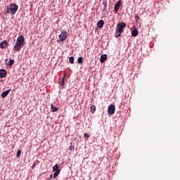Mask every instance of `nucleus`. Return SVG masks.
I'll return each mask as SVG.
<instances>
[{
	"instance_id": "6e6552de",
	"label": "nucleus",
	"mask_w": 180,
	"mask_h": 180,
	"mask_svg": "<svg viewBox=\"0 0 180 180\" xmlns=\"http://www.w3.org/2000/svg\"><path fill=\"white\" fill-rule=\"evenodd\" d=\"M6 77V70L5 69L0 70V78H5Z\"/></svg>"
},
{
	"instance_id": "412c9836",
	"label": "nucleus",
	"mask_w": 180,
	"mask_h": 180,
	"mask_svg": "<svg viewBox=\"0 0 180 180\" xmlns=\"http://www.w3.org/2000/svg\"><path fill=\"white\" fill-rule=\"evenodd\" d=\"M21 153H22V150H18L17 151L16 157H17V158L20 157V154H21Z\"/></svg>"
},
{
	"instance_id": "9d476101",
	"label": "nucleus",
	"mask_w": 180,
	"mask_h": 180,
	"mask_svg": "<svg viewBox=\"0 0 180 180\" xmlns=\"http://www.w3.org/2000/svg\"><path fill=\"white\" fill-rule=\"evenodd\" d=\"M103 25H105V21H103V20H100L97 23V26L99 29L103 27Z\"/></svg>"
},
{
	"instance_id": "a878e982",
	"label": "nucleus",
	"mask_w": 180,
	"mask_h": 180,
	"mask_svg": "<svg viewBox=\"0 0 180 180\" xmlns=\"http://www.w3.org/2000/svg\"><path fill=\"white\" fill-rule=\"evenodd\" d=\"M36 167V163H34L32 167V169H34V168Z\"/></svg>"
},
{
	"instance_id": "dca6fc26",
	"label": "nucleus",
	"mask_w": 180,
	"mask_h": 180,
	"mask_svg": "<svg viewBox=\"0 0 180 180\" xmlns=\"http://www.w3.org/2000/svg\"><path fill=\"white\" fill-rule=\"evenodd\" d=\"M60 168V167H58V165H55L53 167V172H57V171H60V169H58Z\"/></svg>"
},
{
	"instance_id": "7ed1b4c3",
	"label": "nucleus",
	"mask_w": 180,
	"mask_h": 180,
	"mask_svg": "<svg viewBox=\"0 0 180 180\" xmlns=\"http://www.w3.org/2000/svg\"><path fill=\"white\" fill-rule=\"evenodd\" d=\"M18 9H19V6L15 4H11L10 5V10L11 11V15H15L16 12H18Z\"/></svg>"
},
{
	"instance_id": "4468645a",
	"label": "nucleus",
	"mask_w": 180,
	"mask_h": 180,
	"mask_svg": "<svg viewBox=\"0 0 180 180\" xmlns=\"http://www.w3.org/2000/svg\"><path fill=\"white\" fill-rule=\"evenodd\" d=\"M14 63H15V60L13 59H10L8 63V66L12 67V65H13Z\"/></svg>"
},
{
	"instance_id": "1a4fd4ad",
	"label": "nucleus",
	"mask_w": 180,
	"mask_h": 180,
	"mask_svg": "<svg viewBox=\"0 0 180 180\" xmlns=\"http://www.w3.org/2000/svg\"><path fill=\"white\" fill-rule=\"evenodd\" d=\"M132 37H137L139 36V30L137 29H134L131 31Z\"/></svg>"
},
{
	"instance_id": "f03ea898",
	"label": "nucleus",
	"mask_w": 180,
	"mask_h": 180,
	"mask_svg": "<svg viewBox=\"0 0 180 180\" xmlns=\"http://www.w3.org/2000/svg\"><path fill=\"white\" fill-rule=\"evenodd\" d=\"M126 27V22H120L117 25V29L115 30V37H120L124 32V29Z\"/></svg>"
},
{
	"instance_id": "9b49d317",
	"label": "nucleus",
	"mask_w": 180,
	"mask_h": 180,
	"mask_svg": "<svg viewBox=\"0 0 180 180\" xmlns=\"http://www.w3.org/2000/svg\"><path fill=\"white\" fill-rule=\"evenodd\" d=\"M11 92V89L6 90L5 91H4L1 94V98H6L8 96V95H9V93Z\"/></svg>"
},
{
	"instance_id": "4be33fe9",
	"label": "nucleus",
	"mask_w": 180,
	"mask_h": 180,
	"mask_svg": "<svg viewBox=\"0 0 180 180\" xmlns=\"http://www.w3.org/2000/svg\"><path fill=\"white\" fill-rule=\"evenodd\" d=\"M6 12H7V13H11H11H12V11H11V8L8 7V8H7Z\"/></svg>"
},
{
	"instance_id": "20e7f679",
	"label": "nucleus",
	"mask_w": 180,
	"mask_h": 180,
	"mask_svg": "<svg viewBox=\"0 0 180 180\" xmlns=\"http://www.w3.org/2000/svg\"><path fill=\"white\" fill-rule=\"evenodd\" d=\"M60 41H65L67 39V32L63 31L58 36Z\"/></svg>"
},
{
	"instance_id": "6ab92c4d",
	"label": "nucleus",
	"mask_w": 180,
	"mask_h": 180,
	"mask_svg": "<svg viewBox=\"0 0 180 180\" xmlns=\"http://www.w3.org/2000/svg\"><path fill=\"white\" fill-rule=\"evenodd\" d=\"M69 63H70V64H74V57L71 56L69 58Z\"/></svg>"
},
{
	"instance_id": "0eeeda50",
	"label": "nucleus",
	"mask_w": 180,
	"mask_h": 180,
	"mask_svg": "<svg viewBox=\"0 0 180 180\" xmlns=\"http://www.w3.org/2000/svg\"><path fill=\"white\" fill-rule=\"evenodd\" d=\"M8 46V41L6 40H4L0 43V49H6Z\"/></svg>"
},
{
	"instance_id": "ddd939ff",
	"label": "nucleus",
	"mask_w": 180,
	"mask_h": 180,
	"mask_svg": "<svg viewBox=\"0 0 180 180\" xmlns=\"http://www.w3.org/2000/svg\"><path fill=\"white\" fill-rule=\"evenodd\" d=\"M103 12H106L107 8H108V2L103 1Z\"/></svg>"
},
{
	"instance_id": "cd10ccee",
	"label": "nucleus",
	"mask_w": 180,
	"mask_h": 180,
	"mask_svg": "<svg viewBox=\"0 0 180 180\" xmlns=\"http://www.w3.org/2000/svg\"><path fill=\"white\" fill-rule=\"evenodd\" d=\"M51 179H53V174H51V175H50L49 180H51Z\"/></svg>"
},
{
	"instance_id": "f8f14e48",
	"label": "nucleus",
	"mask_w": 180,
	"mask_h": 180,
	"mask_svg": "<svg viewBox=\"0 0 180 180\" xmlns=\"http://www.w3.org/2000/svg\"><path fill=\"white\" fill-rule=\"evenodd\" d=\"M108 59V55L104 54L101 56L100 61L101 63H105L106 60Z\"/></svg>"
},
{
	"instance_id": "393cba45",
	"label": "nucleus",
	"mask_w": 180,
	"mask_h": 180,
	"mask_svg": "<svg viewBox=\"0 0 180 180\" xmlns=\"http://www.w3.org/2000/svg\"><path fill=\"white\" fill-rule=\"evenodd\" d=\"M135 19L136 20H140V17H139L137 15H135Z\"/></svg>"
},
{
	"instance_id": "f257e3e1",
	"label": "nucleus",
	"mask_w": 180,
	"mask_h": 180,
	"mask_svg": "<svg viewBox=\"0 0 180 180\" xmlns=\"http://www.w3.org/2000/svg\"><path fill=\"white\" fill-rule=\"evenodd\" d=\"M22 46H25V37H23V35H20L17 38L13 50L15 51H20Z\"/></svg>"
},
{
	"instance_id": "a211bd4d",
	"label": "nucleus",
	"mask_w": 180,
	"mask_h": 180,
	"mask_svg": "<svg viewBox=\"0 0 180 180\" xmlns=\"http://www.w3.org/2000/svg\"><path fill=\"white\" fill-rule=\"evenodd\" d=\"M96 111V106L92 105V106L91 107V112L92 113H95Z\"/></svg>"
},
{
	"instance_id": "aec40b11",
	"label": "nucleus",
	"mask_w": 180,
	"mask_h": 180,
	"mask_svg": "<svg viewBox=\"0 0 180 180\" xmlns=\"http://www.w3.org/2000/svg\"><path fill=\"white\" fill-rule=\"evenodd\" d=\"M77 63L78 64H82V57L80 56L77 58Z\"/></svg>"
},
{
	"instance_id": "f3484780",
	"label": "nucleus",
	"mask_w": 180,
	"mask_h": 180,
	"mask_svg": "<svg viewBox=\"0 0 180 180\" xmlns=\"http://www.w3.org/2000/svg\"><path fill=\"white\" fill-rule=\"evenodd\" d=\"M51 110L52 112H57L58 110V108L57 107H53V104L51 105Z\"/></svg>"
},
{
	"instance_id": "2eb2a0df",
	"label": "nucleus",
	"mask_w": 180,
	"mask_h": 180,
	"mask_svg": "<svg viewBox=\"0 0 180 180\" xmlns=\"http://www.w3.org/2000/svg\"><path fill=\"white\" fill-rule=\"evenodd\" d=\"M60 172H61V170H57L56 172H55V173L53 174L54 179H56V178H57L58 176V175H60Z\"/></svg>"
},
{
	"instance_id": "39448f33",
	"label": "nucleus",
	"mask_w": 180,
	"mask_h": 180,
	"mask_svg": "<svg viewBox=\"0 0 180 180\" xmlns=\"http://www.w3.org/2000/svg\"><path fill=\"white\" fill-rule=\"evenodd\" d=\"M108 115H114L115 114V105H110L108 109Z\"/></svg>"
},
{
	"instance_id": "b1692460",
	"label": "nucleus",
	"mask_w": 180,
	"mask_h": 180,
	"mask_svg": "<svg viewBox=\"0 0 180 180\" xmlns=\"http://www.w3.org/2000/svg\"><path fill=\"white\" fill-rule=\"evenodd\" d=\"M84 137H85V138L89 137V134H88L87 133H84Z\"/></svg>"
},
{
	"instance_id": "5701e85b",
	"label": "nucleus",
	"mask_w": 180,
	"mask_h": 180,
	"mask_svg": "<svg viewBox=\"0 0 180 180\" xmlns=\"http://www.w3.org/2000/svg\"><path fill=\"white\" fill-rule=\"evenodd\" d=\"M63 85H65V80L64 78H63V82L61 83V86H63Z\"/></svg>"
},
{
	"instance_id": "423d86ee",
	"label": "nucleus",
	"mask_w": 180,
	"mask_h": 180,
	"mask_svg": "<svg viewBox=\"0 0 180 180\" xmlns=\"http://www.w3.org/2000/svg\"><path fill=\"white\" fill-rule=\"evenodd\" d=\"M122 4H123V1H122V0H119L117 4H116L115 5L114 11L115 12H118L119 11V9H120V6H122Z\"/></svg>"
},
{
	"instance_id": "bb28decb",
	"label": "nucleus",
	"mask_w": 180,
	"mask_h": 180,
	"mask_svg": "<svg viewBox=\"0 0 180 180\" xmlns=\"http://www.w3.org/2000/svg\"><path fill=\"white\" fill-rule=\"evenodd\" d=\"M70 151H72V150H74V147L70 146Z\"/></svg>"
}]
</instances>
